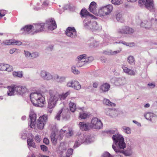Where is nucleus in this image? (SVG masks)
Segmentation results:
<instances>
[{
	"label": "nucleus",
	"mask_w": 157,
	"mask_h": 157,
	"mask_svg": "<svg viewBox=\"0 0 157 157\" xmlns=\"http://www.w3.org/2000/svg\"><path fill=\"white\" fill-rule=\"evenodd\" d=\"M112 139L114 143L117 146L116 147L114 146V144H113L112 145L113 148L116 153H121V152L118 148L123 149L125 147V144L124 142V138L121 135L117 134L113 135Z\"/></svg>",
	"instance_id": "1"
},
{
	"label": "nucleus",
	"mask_w": 157,
	"mask_h": 157,
	"mask_svg": "<svg viewBox=\"0 0 157 157\" xmlns=\"http://www.w3.org/2000/svg\"><path fill=\"white\" fill-rule=\"evenodd\" d=\"M30 99L32 104L35 106L43 107L45 103V98L39 92L31 93L30 95Z\"/></svg>",
	"instance_id": "2"
},
{
	"label": "nucleus",
	"mask_w": 157,
	"mask_h": 157,
	"mask_svg": "<svg viewBox=\"0 0 157 157\" xmlns=\"http://www.w3.org/2000/svg\"><path fill=\"white\" fill-rule=\"evenodd\" d=\"M8 88L7 94L9 96L14 95L15 94L22 95L27 91V89L25 86L12 85L8 86Z\"/></svg>",
	"instance_id": "3"
},
{
	"label": "nucleus",
	"mask_w": 157,
	"mask_h": 157,
	"mask_svg": "<svg viewBox=\"0 0 157 157\" xmlns=\"http://www.w3.org/2000/svg\"><path fill=\"white\" fill-rule=\"evenodd\" d=\"M49 98L48 100V107L51 109L56 106L59 99V93L57 91H50Z\"/></svg>",
	"instance_id": "4"
},
{
	"label": "nucleus",
	"mask_w": 157,
	"mask_h": 157,
	"mask_svg": "<svg viewBox=\"0 0 157 157\" xmlns=\"http://www.w3.org/2000/svg\"><path fill=\"white\" fill-rule=\"evenodd\" d=\"M93 59L92 57H87L85 54L80 55L78 57V62L76 66L77 67H81L87 63L91 62Z\"/></svg>",
	"instance_id": "5"
},
{
	"label": "nucleus",
	"mask_w": 157,
	"mask_h": 157,
	"mask_svg": "<svg viewBox=\"0 0 157 157\" xmlns=\"http://www.w3.org/2000/svg\"><path fill=\"white\" fill-rule=\"evenodd\" d=\"M138 3L139 6L141 7L144 6L150 11L152 12L155 11L153 0H146V2L144 0H139Z\"/></svg>",
	"instance_id": "6"
},
{
	"label": "nucleus",
	"mask_w": 157,
	"mask_h": 157,
	"mask_svg": "<svg viewBox=\"0 0 157 157\" xmlns=\"http://www.w3.org/2000/svg\"><path fill=\"white\" fill-rule=\"evenodd\" d=\"M113 7L111 5L102 6L99 9L98 15L100 17L109 14L112 11Z\"/></svg>",
	"instance_id": "7"
},
{
	"label": "nucleus",
	"mask_w": 157,
	"mask_h": 157,
	"mask_svg": "<svg viewBox=\"0 0 157 157\" xmlns=\"http://www.w3.org/2000/svg\"><path fill=\"white\" fill-rule=\"evenodd\" d=\"M84 26L87 29H91L92 31L98 30L100 28V26L97 24L95 21L91 22L90 20L88 21L87 24H85Z\"/></svg>",
	"instance_id": "8"
},
{
	"label": "nucleus",
	"mask_w": 157,
	"mask_h": 157,
	"mask_svg": "<svg viewBox=\"0 0 157 157\" xmlns=\"http://www.w3.org/2000/svg\"><path fill=\"white\" fill-rule=\"evenodd\" d=\"M80 14L82 18H85L83 21L84 25L85 24H87L88 21L90 20V18H93L94 17L90 14L87 10L86 9H82L80 12Z\"/></svg>",
	"instance_id": "9"
},
{
	"label": "nucleus",
	"mask_w": 157,
	"mask_h": 157,
	"mask_svg": "<svg viewBox=\"0 0 157 157\" xmlns=\"http://www.w3.org/2000/svg\"><path fill=\"white\" fill-rule=\"evenodd\" d=\"M102 126V124L100 120L98 118L94 117L93 118L90 124V127L91 128L95 129H100Z\"/></svg>",
	"instance_id": "10"
},
{
	"label": "nucleus",
	"mask_w": 157,
	"mask_h": 157,
	"mask_svg": "<svg viewBox=\"0 0 157 157\" xmlns=\"http://www.w3.org/2000/svg\"><path fill=\"white\" fill-rule=\"evenodd\" d=\"M48 119L47 115H44L40 116L38 120L37 127L39 129H42L44 128L45 124H46Z\"/></svg>",
	"instance_id": "11"
},
{
	"label": "nucleus",
	"mask_w": 157,
	"mask_h": 157,
	"mask_svg": "<svg viewBox=\"0 0 157 157\" xmlns=\"http://www.w3.org/2000/svg\"><path fill=\"white\" fill-rule=\"evenodd\" d=\"M65 33L68 36L74 38L77 36L76 30L74 27H68L65 31Z\"/></svg>",
	"instance_id": "12"
},
{
	"label": "nucleus",
	"mask_w": 157,
	"mask_h": 157,
	"mask_svg": "<svg viewBox=\"0 0 157 157\" xmlns=\"http://www.w3.org/2000/svg\"><path fill=\"white\" fill-rule=\"evenodd\" d=\"M133 32L134 30L133 29L127 26L120 29L117 30V33L120 35L124 34H131Z\"/></svg>",
	"instance_id": "13"
},
{
	"label": "nucleus",
	"mask_w": 157,
	"mask_h": 157,
	"mask_svg": "<svg viewBox=\"0 0 157 157\" xmlns=\"http://www.w3.org/2000/svg\"><path fill=\"white\" fill-rule=\"evenodd\" d=\"M112 83L117 86L123 85L125 83L124 78H113L111 80Z\"/></svg>",
	"instance_id": "14"
},
{
	"label": "nucleus",
	"mask_w": 157,
	"mask_h": 157,
	"mask_svg": "<svg viewBox=\"0 0 157 157\" xmlns=\"http://www.w3.org/2000/svg\"><path fill=\"white\" fill-rule=\"evenodd\" d=\"M29 117L30 120L29 121V125L31 128H33L34 127L35 122L36 120V114L33 110H30Z\"/></svg>",
	"instance_id": "15"
},
{
	"label": "nucleus",
	"mask_w": 157,
	"mask_h": 157,
	"mask_svg": "<svg viewBox=\"0 0 157 157\" xmlns=\"http://www.w3.org/2000/svg\"><path fill=\"white\" fill-rule=\"evenodd\" d=\"M46 24L48 25V29L51 30H53L57 28L56 22L53 18H50L46 21Z\"/></svg>",
	"instance_id": "16"
},
{
	"label": "nucleus",
	"mask_w": 157,
	"mask_h": 157,
	"mask_svg": "<svg viewBox=\"0 0 157 157\" xmlns=\"http://www.w3.org/2000/svg\"><path fill=\"white\" fill-rule=\"evenodd\" d=\"M67 86L68 87H72L77 90H79L81 88V86L79 82L76 81H72L68 82Z\"/></svg>",
	"instance_id": "17"
},
{
	"label": "nucleus",
	"mask_w": 157,
	"mask_h": 157,
	"mask_svg": "<svg viewBox=\"0 0 157 157\" xmlns=\"http://www.w3.org/2000/svg\"><path fill=\"white\" fill-rule=\"evenodd\" d=\"M13 70V68L12 66L4 63H0V71L10 72Z\"/></svg>",
	"instance_id": "18"
},
{
	"label": "nucleus",
	"mask_w": 157,
	"mask_h": 157,
	"mask_svg": "<svg viewBox=\"0 0 157 157\" xmlns=\"http://www.w3.org/2000/svg\"><path fill=\"white\" fill-rule=\"evenodd\" d=\"M40 76L44 79L49 80L52 78V75L49 73L44 71L41 72Z\"/></svg>",
	"instance_id": "19"
},
{
	"label": "nucleus",
	"mask_w": 157,
	"mask_h": 157,
	"mask_svg": "<svg viewBox=\"0 0 157 157\" xmlns=\"http://www.w3.org/2000/svg\"><path fill=\"white\" fill-rule=\"evenodd\" d=\"M79 125L80 129L84 131H87L90 128H91L90 127V124L88 123H86L84 122H80L79 123Z\"/></svg>",
	"instance_id": "20"
},
{
	"label": "nucleus",
	"mask_w": 157,
	"mask_h": 157,
	"mask_svg": "<svg viewBox=\"0 0 157 157\" xmlns=\"http://www.w3.org/2000/svg\"><path fill=\"white\" fill-rule=\"evenodd\" d=\"M97 4L94 2H92L90 4L89 9L90 12L94 14H98L97 12Z\"/></svg>",
	"instance_id": "21"
},
{
	"label": "nucleus",
	"mask_w": 157,
	"mask_h": 157,
	"mask_svg": "<svg viewBox=\"0 0 157 157\" xmlns=\"http://www.w3.org/2000/svg\"><path fill=\"white\" fill-rule=\"evenodd\" d=\"M33 26L31 25H26L24 27L21 29V31L23 32L22 33H29L31 32V30Z\"/></svg>",
	"instance_id": "22"
},
{
	"label": "nucleus",
	"mask_w": 157,
	"mask_h": 157,
	"mask_svg": "<svg viewBox=\"0 0 157 157\" xmlns=\"http://www.w3.org/2000/svg\"><path fill=\"white\" fill-rule=\"evenodd\" d=\"M44 25H45V24L42 23L35 24V27H33V28L36 29V32L37 33L43 31L44 29Z\"/></svg>",
	"instance_id": "23"
},
{
	"label": "nucleus",
	"mask_w": 157,
	"mask_h": 157,
	"mask_svg": "<svg viewBox=\"0 0 157 157\" xmlns=\"http://www.w3.org/2000/svg\"><path fill=\"white\" fill-rule=\"evenodd\" d=\"M122 68L123 69L124 71L128 75H134L135 74V72L133 70L128 68L127 67L123 66L122 67Z\"/></svg>",
	"instance_id": "24"
},
{
	"label": "nucleus",
	"mask_w": 157,
	"mask_h": 157,
	"mask_svg": "<svg viewBox=\"0 0 157 157\" xmlns=\"http://www.w3.org/2000/svg\"><path fill=\"white\" fill-rule=\"evenodd\" d=\"M110 87V85L107 83H105L102 85L100 87V89L103 92L108 91Z\"/></svg>",
	"instance_id": "25"
},
{
	"label": "nucleus",
	"mask_w": 157,
	"mask_h": 157,
	"mask_svg": "<svg viewBox=\"0 0 157 157\" xmlns=\"http://www.w3.org/2000/svg\"><path fill=\"white\" fill-rule=\"evenodd\" d=\"M140 25L142 27H144L146 29H149L151 27V24L150 21H144L141 23Z\"/></svg>",
	"instance_id": "26"
},
{
	"label": "nucleus",
	"mask_w": 157,
	"mask_h": 157,
	"mask_svg": "<svg viewBox=\"0 0 157 157\" xmlns=\"http://www.w3.org/2000/svg\"><path fill=\"white\" fill-rule=\"evenodd\" d=\"M154 115V114L153 113H147L144 115V117L147 120L152 121L154 118H157V117Z\"/></svg>",
	"instance_id": "27"
},
{
	"label": "nucleus",
	"mask_w": 157,
	"mask_h": 157,
	"mask_svg": "<svg viewBox=\"0 0 157 157\" xmlns=\"http://www.w3.org/2000/svg\"><path fill=\"white\" fill-rule=\"evenodd\" d=\"M89 42L90 43V46L91 47H97L99 44V41H97L94 40L93 38L89 40Z\"/></svg>",
	"instance_id": "28"
},
{
	"label": "nucleus",
	"mask_w": 157,
	"mask_h": 157,
	"mask_svg": "<svg viewBox=\"0 0 157 157\" xmlns=\"http://www.w3.org/2000/svg\"><path fill=\"white\" fill-rule=\"evenodd\" d=\"M121 50V49H120L119 50L115 51L113 52H112L111 50H109V51H105L104 52V53L106 55H114L120 53Z\"/></svg>",
	"instance_id": "29"
},
{
	"label": "nucleus",
	"mask_w": 157,
	"mask_h": 157,
	"mask_svg": "<svg viewBox=\"0 0 157 157\" xmlns=\"http://www.w3.org/2000/svg\"><path fill=\"white\" fill-rule=\"evenodd\" d=\"M54 79L58 82H62L65 81V78L64 77H59L58 75H55L54 77Z\"/></svg>",
	"instance_id": "30"
},
{
	"label": "nucleus",
	"mask_w": 157,
	"mask_h": 157,
	"mask_svg": "<svg viewBox=\"0 0 157 157\" xmlns=\"http://www.w3.org/2000/svg\"><path fill=\"white\" fill-rule=\"evenodd\" d=\"M70 110L72 112H74L76 110V105L72 101H70L69 104Z\"/></svg>",
	"instance_id": "31"
},
{
	"label": "nucleus",
	"mask_w": 157,
	"mask_h": 157,
	"mask_svg": "<svg viewBox=\"0 0 157 157\" xmlns=\"http://www.w3.org/2000/svg\"><path fill=\"white\" fill-rule=\"evenodd\" d=\"M32 138H28L27 139V142L28 145L30 146L35 147L36 146L35 143L33 142V137H31Z\"/></svg>",
	"instance_id": "32"
},
{
	"label": "nucleus",
	"mask_w": 157,
	"mask_h": 157,
	"mask_svg": "<svg viewBox=\"0 0 157 157\" xmlns=\"http://www.w3.org/2000/svg\"><path fill=\"white\" fill-rule=\"evenodd\" d=\"M103 103L104 104L109 106H115V104L110 102V101L107 99L104 98L103 100Z\"/></svg>",
	"instance_id": "33"
},
{
	"label": "nucleus",
	"mask_w": 157,
	"mask_h": 157,
	"mask_svg": "<svg viewBox=\"0 0 157 157\" xmlns=\"http://www.w3.org/2000/svg\"><path fill=\"white\" fill-rule=\"evenodd\" d=\"M70 92L69 91H68L65 93L63 94H59V99L61 100H62L65 99L70 94Z\"/></svg>",
	"instance_id": "34"
},
{
	"label": "nucleus",
	"mask_w": 157,
	"mask_h": 157,
	"mask_svg": "<svg viewBox=\"0 0 157 157\" xmlns=\"http://www.w3.org/2000/svg\"><path fill=\"white\" fill-rule=\"evenodd\" d=\"M128 61L131 65H134L135 63L134 58L132 56H130L128 57Z\"/></svg>",
	"instance_id": "35"
},
{
	"label": "nucleus",
	"mask_w": 157,
	"mask_h": 157,
	"mask_svg": "<svg viewBox=\"0 0 157 157\" xmlns=\"http://www.w3.org/2000/svg\"><path fill=\"white\" fill-rule=\"evenodd\" d=\"M51 138L52 142L54 144H56V143L57 139L56 137V134L55 133H52L51 136Z\"/></svg>",
	"instance_id": "36"
},
{
	"label": "nucleus",
	"mask_w": 157,
	"mask_h": 157,
	"mask_svg": "<svg viewBox=\"0 0 157 157\" xmlns=\"http://www.w3.org/2000/svg\"><path fill=\"white\" fill-rule=\"evenodd\" d=\"M116 18L117 21L119 22L123 23L124 21V20L123 19L122 15L119 13L117 14Z\"/></svg>",
	"instance_id": "37"
},
{
	"label": "nucleus",
	"mask_w": 157,
	"mask_h": 157,
	"mask_svg": "<svg viewBox=\"0 0 157 157\" xmlns=\"http://www.w3.org/2000/svg\"><path fill=\"white\" fill-rule=\"evenodd\" d=\"M13 75L14 77H17L19 78H21L23 76L22 72L21 71L13 72Z\"/></svg>",
	"instance_id": "38"
},
{
	"label": "nucleus",
	"mask_w": 157,
	"mask_h": 157,
	"mask_svg": "<svg viewBox=\"0 0 157 157\" xmlns=\"http://www.w3.org/2000/svg\"><path fill=\"white\" fill-rule=\"evenodd\" d=\"M66 128H67V127H64L62 129H61L59 132V136L61 139V138L64 136V135L65 133H66L67 132Z\"/></svg>",
	"instance_id": "39"
},
{
	"label": "nucleus",
	"mask_w": 157,
	"mask_h": 157,
	"mask_svg": "<svg viewBox=\"0 0 157 157\" xmlns=\"http://www.w3.org/2000/svg\"><path fill=\"white\" fill-rule=\"evenodd\" d=\"M107 111H108L109 113V114H107L109 115L112 117H114L117 114V111L113 110L112 109H108Z\"/></svg>",
	"instance_id": "40"
},
{
	"label": "nucleus",
	"mask_w": 157,
	"mask_h": 157,
	"mask_svg": "<svg viewBox=\"0 0 157 157\" xmlns=\"http://www.w3.org/2000/svg\"><path fill=\"white\" fill-rule=\"evenodd\" d=\"M13 40L12 39L6 40L5 42L2 43H1V45H3L4 44L7 45H13Z\"/></svg>",
	"instance_id": "41"
},
{
	"label": "nucleus",
	"mask_w": 157,
	"mask_h": 157,
	"mask_svg": "<svg viewBox=\"0 0 157 157\" xmlns=\"http://www.w3.org/2000/svg\"><path fill=\"white\" fill-rule=\"evenodd\" d=\"M122 128L124 132H125L127 134H130L131 133V130L129 128L124 126L122 127Z\"/></svg>",
	"instance_id": "42"
},
{
	"label": "nucleus",
	"mask_w": 157,
	"mask_h": 157,
	"mask_svg": "<svg viewBox=\"0 0 157 157\" xmlns=\"http://www.w3.org/2000/svg\"><path fill=\"white\" fill-rule=\"evenodd\" d=\"M88 116V114L82 112L79 113V117L81 119H86Z\"/></svg>",
	"instance_id": "43"
},
{
	"label": "nucleus",
	"mask_w": 157,
	"mask_h": 157,
	"mask_svg": "<svg viewBox=\"0 0 157 157\" xmlns=\"http://www.w3.org/2000/svg\"><path fill=\"white\" fill-rule=\"evenodd\" d=\"M68 132H66V136L67 137L71 136L73 134V131L72 129L71 128H67Z\"/></svg>",
	"instance_id": "44"
},
{
	"label": "nucleus",
	"mask_w": 157,
	"mask_h": 157,
	"mask_svg": "<svg viewBox=\"0 0 157 157\" xmlns=\"http://www.w3.org/2000/svg\"><path fill=\"white\" fill-rule=\"evenodd\" d=\"M112 4L115 5H119L122 3V2L121 0H112Z\"/></svg>",
	"instance_id": "45"
},
{
	"label": "nucleus",
	"mask_w": 157,
	"mask_h": 157,
	"mask_svg": "<svg viewBox=\"0 0 157 157\" xmlns=\"http://www.w3.org/2000/svg\"><path fill=\"white\" fill-rule=\"evenodd\" d=\"M116 43H117V42H116ZM119 43H121L124 44L126 46H129L130 47L134 45V43H126L124 41H120Z\"/></svg>",
	"instance_id": "46"
},
{
	"label": "nucleus",
	"mask_w": 157,
	"mask_h": 157,
	"mask_svg": "<svg viewBox=\"0 0 157 157\" xmlns=\"http://www.w3.org/2000/svg\"><path fill=\"white\" fill-rule=\"evenodd\" d=\"M83 140L80 141V140H78V141H76L75 142L74 146V148H75L78 147L81 144L83 143Z\"/></svg>",
	"instance_id": "47"
},
{
	"label": "nucleus",
	"mask_w": 157,
	"mask_h": 157,
	"mask_svg": "<svg viewBox=\"0 0 157 157\" xmlns=\"http://www.w3.org/2000/svg\"><path fill=\"white\" fill-rule=\"evenodd\" d=\"M63 111V109H61L59 111L58 113H57L56 116L55 118L58 120H59L60 118V114H61Z\"/></svg>",
	"instance_id": "48"
},
{
	"label": "nucleus",
	"mask_w": 157,
	"mask_h": 157,
	"mask_svg": "<svg viewBox=\"0 0 157 157\" xmlns=\"http://www.w3.org/2000/svg\"><path fill=\"white\" fill-rule=\"evenodd\" d=\"M71 69L72 72L74 74H79V71L78 70L76 69V67L75 66H72Z\"/></svg>",
	"instance_id": "49"
},
{
	"label": "nucleus",
	"mask_w": 157,
	"mask_h": 157,
	"mask_svg": "<svg viewBox=\"0 0 157 157\" xmlns=\"http://www.w3.org/2000/svg\"><path fill=\"white\" fill-rule=\"evenodd\" d=\"M104 41L106 42L105 43H104V45H106L108 44L109 43H112V40L111 38L109 39L106 38L105 39Z\"/></svg>",
	"instance_id": "50"
},
{
	"label": "nucleus",
	"mask_w": 157,
	"mask_h": 157,
	"mask_svg": "<svg viewBox=\"0 0 157 157\" xmlns=\"http://www.w3.org/2000/svg\"><path fill=\"white\" fill-rule=\"evenodd\" d=\"M73 151V149H68L67 151L66 154V156L67 157H69L71 155Z\"/></svg>",
	"instance_id": "51"
},
{
	"label": "nucleus",
	"mask_w": 157,
	"mask_h": 157,
	"mask_svg": "<svg viewBox=\"0 0 157 157\" xmlns=\"http://www.w3.org/2000/svg\"><path fill=\"white\" fill-rule=\"evenodd\" d=\"M132 151L130 149L129 150H127L124 152V154L126 156H130L132 154Z\"/></svg>",
	"instance_id": "52"
},
{
	"label": "nucleus",
	"mask_w": 157,
	"mask_h": 157,
	"mask_svg": "<svg viewBox=\"0 0 157 157\" xmlns=\"http://www.w3.org/2000/svg\"><path fill=\"white\" fill-rule=\"evenodd\" d=\"M24 52L26 57L31 58V53L30 52L28 51H24Z\"/></svg>",
	"instance_id": "53"
},
{
	"label": "nucleus",
	"mask_w": 157,
	"mask_h": 157,
	"mask_svg": "<svg viewBox=\"0 0 157 157\" xmlns=\"http://www.w3.org/2000/svg\"><path fill=\"white\" fill-rule=\"evenodd\" d=\"M6 13V10H0V19L4 16Z\"/></svg>",
	"instance_id": "54"
},
{
	"label": "nucleus",
	"mask_w": 157,
	"mask_h": 157,
	"mask_svg": "<svg viewBox=\"0 0 157 157\" xmlns=\"http://www.w3.org/2000/svg\"><path fill=\"white\" fill-rule=\"evenodd\" d=\"M117 130L115 129L114 130H111L107 132V133L110 134H114L117 133Z\"/></svg>",
	"instance_id": "55"
},
{
	"label": "nucleus",
	"mask_w": 157,
	"mask_h": 157,
	"mask_svg": "<svg viewBox=\"0 0 157 157\" xmlns=\"http://www.w3.org/2000/svg\"><path fill=\"white\" fill-rule=\"evenodd\" d=\"M39 56V53L37 52H34L31 54V58H36Z\"/></svg>",
	"instance_id": "56"
},
{
	"label": "nucleus",
	"mask_w": 157,
	"mask_h": 157,
	"mask_svg": "<svg viewBox=\"0 0 157 157\" xmlns=\"http://www.w3.org/2000/svg\"><path fill=\"white\" fill-rule=\"evenodd\" d=\"M13 45H21L22 43L21 41H19L15 40L13 39Z\"/></svg>",
	"instance_id": "57"
},
{
	"label": "nucleus",
	"mask_w": 157,
	"mask_h": 157,
	"mask_svg": "<svg viewBox=\"0 0 157 157\" xmlns=\"http://www.w3.org/2000/svg\"><path fill=\"white\" fill-rule=\"evenodd\" d=\"M102 157H113L109 152H105L102 155Z\"/></svg>",
	"instance_id": "58"
},
{
	"label": "nucleus",
	"mask_w": 157,
	"mask_h": 157,
	"mask_svg": "<svg viewBox=\"0 0 157 157\" xmlns=\"http://www.w3.org/2000/svg\"><path fill=\"white\" fill-rule=\"evenodd\" d=\"M35 140L37 142H39L41 140L40 137L38 135L36 136L35 137Z\"/></svg>",
	"instance_id": "59"
},
{
	"label": "nucleus",
	"mask_w": 157,
	"mask_h": 157,
	"mask_svg": "<svg viewBox=\"0 0 157 157\" xmlns=\"http://www.w3.org/2000/svg\"><path fill=\"white\" fill-rule=\"evenodd\" d=\"M40 147L41 149L43 151H46L48 149V148L44 145H41Z\"/></svg>",
	"instance_id": "60"
},
{
	"label": "nucleus",
	"mask_w": 157,
	"mask_h": 157,
	"mask_svg": "<svg viewBox=\"0 0 157 157\" xmlns=\"http://www.w3.org/2000/svg\"><path fill=\"white\" fill-rule=\"evenodd\" d=\"M44 143L46 144H48L49 143V141L47 138H45L44 139Z\"/></svg>",
	"instance_id": "61"
},
{
	"label": "nucleus",
	"mask_w": 157,
	"mask_h": 157,
	"mask_svg": "<svg viewBox=\"0 0 157 157\" xmlns=\"http://www.w3.org/2000/svg\"><path fill=\"white\" fill-rule=\"evenodd\" d=\"M48 1H46L44 2L43 3L42 5L43 7H44L45 6H48Z\"/></svg>",
	"instance_id": "62"
},
{
	"label": "nucleus",
	"mask_w": 157,
	"mask_h": 157,
	"mask_svg": "<svg viewBox=\"0 0 157 157\" xmlns=\"http://www.w3.org/2000/svg\"><path fill=\"white\" fill-rule=\"evenodd\" d=\"M16 50H17V49L16 48L12 49L10 50L9 53L11 54H13L15 52Z\"/></svg>",
	"instance_id": "63"
},
{
	"label": "nucleus",
	"mask_w": 157,
	"mask_h": 157,
	"mask_svg": "<svg viewBox=\"0 0 157 157\" xmlns=\"http://www.w3.org/2000/svg\"><path fill=\"white\" fill-rule=\"evenodd\" d=\"M93 86L94 88H96L98 86V84L97 82H94L93 84Z\"/></svg>",
	"instance_id": "64"
}]
</instances>
